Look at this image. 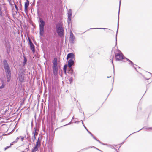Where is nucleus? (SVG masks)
I'll list each match as a JSON object with an SVG mask.
<instances>
[{
  "instance_id": "nucleus-1",
  "label": "nucleus",
  "mask_w": 152,
  "mask_h": 152,
  "mask_svg": "<svg viewBox=\"0 0 152 152\" xmlns=\"http://www.w3.org/2000/svg\"><path fill=\"white\" fill-rule=\"evenodd\" d=\"M39 33L41 36H42L44 32L45 22L43 19L40 18L39 20Z\"/></svg>"
},
{
  "instance_id": "nucleus-2",
  "label": "nucleus",
  "mask_w": 152,
  "mask_h": 152,
  "mask_svg": "<svg viewBox=\"0 0 152 152\" xmlns=\"http://www.w3.org/2000/svg\"><path fill=\"white\" fill-rule=\"evenodd\" d=\"M56 31L58 35L61 36L63 34L64 30L62 25L61 24H57L56 25Z\"/></svg>"
},
{
  "instance_id": "nucleus-3",
  "label": "nucleus",
  "mask_w": 152,
  "mask_h": 152,
  "mask_svg": "<svg viewBox=\"0 0 152 152\" xmlns=\"http://www.w3.org/2000/svg\"><path fill=\"white\" fill-rule=\"evenodd\" d=\"M4 64V67L6 73L10 72V68L6 60H4L3 61Z\"/></svg>"
},
{
  "instance_id": "nucleus-4",
  "label": "nucleus",
  "mask_w": 152,
  "mask_h": 152,
  "mask_svg": "<svg viewBox=\"0 0 152 152\" xmlns=\"http://www.w3.org/2000/svg\"><path fill=\"white\" fill-rule=\"evenodd\" d=\"M115 58L116 60L118 61H121L124 59L122 53L120 51H119L118 53L117 54Z\"/></svg>"
},
{
  "instance_id": "nucleus-5",
  "label": "nucleus",
  "mask_w": 152,
  "mask_h": 152,
  "mask_svg": "<svg viewBox=\"0 0 152 152\" xmlns=\"http://www.w3.org/2000/svg\"><path fill=\"white\" fill-rule=\"evenodd\" d=\"M69 58H70V59H75V56L72 53H70L68 54L66 57L67 60Z\"/></svg>"
},
{
  "instance_id": "nucleus-6",
  "label": "nucleus",
  "mask_w": 152,
  "mask_h": 152,
  "mask_svg": "<svg viewBox=\"0 0 152 152\" xmlns=\"http://www.w3.org/2000/svg\"><path fill=\"white\" fill-rule=\"evenodd\" d=\"M68 23H70V21L71 20V16H72V12L70 10H69L68 12Z\"/></svg>"
},
{
  "instance_id": "nucleus-7",
  "label": "nucleus",
  "mask_w": 152,
  "mask_h": 152,
  "mask_svg": "<svg viewBox=\"0 0 152 152\" xmlns=\"http://www.w3.org/2000/svg\"><path fill=\"white\" fill-rule=\"evenodd\" d=\"M75 59H70L68 62V66L69 68H71V66L73 65L74 63V60Z\"/></svg>"
},
{
  "instance_id": "nucleus-8",
  "label": "nucleus",
  "mask_w": 152,
  "mask_h": 152,
  "mask_svg": "<svg viewBox=\"0 0 152 152\" xmlns=\"http://www.w3.org/2000/svg\"><path fill=\"white\" fill-rule=\"evenodd\" d=\"M29 42L31 49L32 50L33 52L34 53L35 51V49L34 48V45L32 43L31 41L30 40H29Z\"/></svg>"
},
{
  "instance_id": "nucleus-9",
  "label": "nucleus",
  "mask_w": 152,
  "mask_h": 152,
  "mask_svg": "<svg viewBox=\"0 0 152 152\" xmlns=\"http://www.w3.org/2000/svg\"><path fill=\"white\" fill-rule=\"evenodd\" d=\"M57 61L56 58H54L53 63V68H57Z\"/></svg>"
},
{
  "instance_id": "nucleus-10",
  "label": "nucleus",
  "mask_w": 152,
  "mask_h": 152,
  "mask_svg": "<svg viewBox=\"0 0 152 152\" xmlns=\"http://www.w3.org/2000/svg\"><path fill=\"white\" fill-rule=\"evenodd\" d=\"M6 77L7 81V82H9L10 80L11 72L6 73Z\"/></svg>"
},
{
  "instance_id": "nucleus-11",
  "label": "nucleus",
  "mask_w": 152,
  "mask_h": 152,
  "mask_svg": "<svg viewBox=\"0 0 152 152\" xmlns=\"http://www.w3.org/2000/svg\"><path fill=\"white\" fill-rule=\"evenodd\" d=\"M26 2L25 3V10H27V8L29 5V2L28 0H26Z\"/></svg>"
},
{
  "instance_id": "nucleus-12",
  "label": "nucleus",
  "mask_w": 152,
  "mask_h": 152,
  "mask_svg": "<svg viewBox=\"0 0 152 152\" xmlns=\"http://www.w3.org/2000/svg\"><path fill=\"white\" fill-rule=\"evenodd\" d=\"M54 74L56 75L57 74L58 68H53Z\"/></svg>"
},
{
  "instance_id": "nucleus-13",
  "label": "nucleus",
  "mask_w": 152,
  "mask_h": 152,
  "mask_svg": "<svg viewBox=\"0 0 152 152\" xmlns=\"http://www.w3.org/2000/svg\"><path fill=\"white\" fill-rule=\"evenodd\" d=\"M74 37L72 33L70 32V39L71 40L73 41L74 39Z\"/></svg>"
},
{
  "instance_id": "nucleus-14",
  "label": "nucleus",
  "mask_w": 152,
  "mask_h": 152,
  "mask_svg": "<svg viewBox=\"0 0 152 152\" xmlns=\"http://www.w3.org/2000/svg\"><path fill=\"white\" fill-rule=\"evenodd\" d=\"M19 80L20 82H23L24 80L23 77L22 75L19 76Z\"/></svg>"
},
{
  "instance_id": "nucleus-15",
  "label": "nucleus",
  "mask_w": 152,
  "mask_h": 152,
  "mask_svg": "<svg viewBox=\"0 0 152 152\" xmlns=\"http://www.w3.org/2000/svg\"><path fill=\"white\" fill-rule=\"evenodd\" d=\"M38 147L35 146L34 148L32 150V152H35L38 149Z\"/></svg>"
},
{
  "instance_id": "nucleus-16",
  "label": "nucleus",
  "mask_w": 152,
  "mask_h": 152,
  "mask_svg": "<svg viewBox=\"0 0 152 152\" xmlns=\"http://www.w3.org/2000/svg\"><path fill=\"white\" fill-rule=\"evenodd\" d=\"M2 86H0V90L3 88L4 87V83L3 81H2Z\"/></svg>"
},
{
  "instance_id": "nucleus-17",
  "label": "nucleus",
  "mask_w": 152,
  "mask_h": 152,
  "mask_svg": "<svg viewBox=\"0 0 152 152\" xmlns=\"http://www.w3.org/2000/svg\"><path fill=\"white\" fill-rule=\"evenodd\" d=\"M40 145V142L39 141H37V142H36V145L35 146L38 147H39V146Z\"/></svg>"
},
{
  "instance_id": "nucleus-18",
  "label": "nucleus",
  "mask_w": 152,
  "mask_h": 152,
  "mask_svg": "<svg viewBox=\"0 0 152 152\" xmlns=\"http://www.w3.org/2000/svg\"><path fill=\"white\" fill-rule=\"evenodd\" d=\"M70 69L69 71L68 72V73H72L73 72V70L71 68H70Z\"/></svg>"
},
{
  "instance_id": "nucleus-19",
  "label": "nucleus",
  "mask_w": 152,
  "mask_h": 152,
  "mask_svg": "<svg viewBox=\"0 0 152 152\" xmlns=\"http://www.w3.org/2000/svg\"><path fill=\"white\" fill-rule=\"evenodd\" d=\"M2 15H3V13L2 12V11H1V9L0 7V15L1 16H2Z\"/></svg>"
},
{
  "instance_id": "nucleus-20",
  "label": "nucleus",
  "mask_w": 152,
  "mask_h": 152,
  "mask_svg": "<svg viewBox=\"0 0 152 152\" xmlns=\"http://www.w3.org/2000/svg\"><path fill=\"white\" fill-rule=\"evenodd\" d=\"M67 66V65H65L64 66V70H65V69H66Z\"/></svg>"
},
{
  "instance_id": "nucleus-21",
  "label": "nucleus",
  "mask_w": 152,
  "mask_h": 152,
  "mask_svg": "<svg viewBox=\"0 0 152 152\" xmlns=\"http://www.w3.org/2000/svg\"><path fill=\"white\" fill-rule=\"evenodd\" d=\"M126 60H127V61H129L132 64L133 63L130 60H129L127 59V58H125Z\"/></svg>"
},
{
  "instance_id": "nucleus-22",
  "label": "nucleus",
  "mask_w": 152,
  "mask_h": 152,
  "mask_svg": "<svg viewBox=\"0 0 152 152\" xmlns=\"http://www.w3.org/2000/svg\"><path fill=\"white\" fill-rule=\"evenodd\" d=\"M15 142L14 141V142H11V144H10V146H11V145H12L13 144V143H14V142Z\"/></svg>"
},
{
  "instance_id": "nucleus-23",
  "label": "nucleus",
  "mask_w": 152,
  "mask_h": 152,
  "mask_svg": "<svg viewBox=\"0 0 152 152\" xmlns=\"http://www.w3.org/2000/svg\"><path fill=\"white\" fill-rule=\"evenodd\" d=\"M10 146H9V147H8V146L7 147H6V148H5V150H6V149H7L8 148H10Z\"/></svg>"
},
{
  "instance_id": "nucleus-24",
  "label": "nucleus",
  "mask_w": 152,
  "mask_h": 152,
  "mask_svg": "<svg viewBox=\"0 0 152 152\" xmlns=\"http://www.w3.org/2000/svg\"><path fill=\"white\" fill-rule=\"evenodd\" d=\"M64 73L65 74H66V69H65V70H64Z\"/></svg>"
},
{
  "instance_id": "nucleus-25",
  "label": "nucleus",
  "mask_w": 152,
  "mask_h": 152,
  "mask_svg": "<svg viewBox=\"0 0 152 152\" xmlns=\"http://www.w3.org/2000/svg\"><path fill=\"white\" fill-rule=\"evenodd\" d=\"M82 124H83V121H82ZM83 125V126H84V127H85V129H86L87 130V131H88V130H87V129H86V127H85V126H84V125Z\"/></svg>"
},
{
  "instance_id": "nucleus-26",
  "label": "nucleus",
  "mask_w": 152,
  "mask_h": 152,
  "mask_svg": "<svg viewBox=\"0 0 152 152\" xmlns=\"http://www.w3.org/2000/svg\"><path fill=\"white\" fill-rule=\"evenodd\" d=\"M23 138H22V140H23Z\"/></svg>"
},
{
  "instance_id": "nucleus-27",
  "label": "nucleus",
  "mask_w": 152,
  "mask_h": 152,
  "mask_svg": "<svg viewBox=\"0 0 152 152\" xmlns=\"http://www.w3.org/2000/svg\"><path fill=\"white\" fill-rule=\"evenodd\" d=\"M110 77H107V78H109Z\"/></svg>"
},
{
  "instance_id": "nucleus-28",
  "label": "nucleus",
  "mask_w": 152,
  "mask_h": 152,
  "mask_svg": "<svg viewBox=\"0 0 152 152\" xmlns=\"http://www.w3.org/2000/svg\"><path fill=\"white\" fill-rule=\"evenodd\" d=\"M19 139L18 138H17V139Z\"/></svg>"
}]
</instances>
